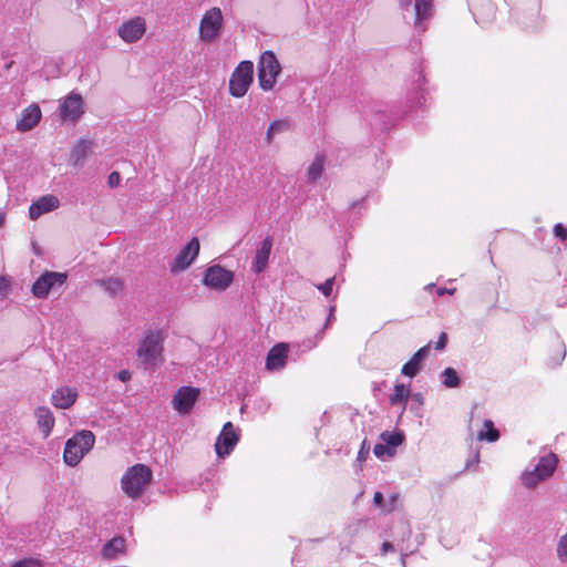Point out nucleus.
Wrapping results in <instances>:
<instances>
[{"label":"nucleus","mask_w":567,"mask_h":567,"mask_svg":"<svg viewBox=\"0 0 567 567\" xmlns=\"http://www.w3.org/2000/svg\"><path fill=\"white\" fill-rule=\"evenodd\" d=\"M42 117L41 110L38 104H31L22 111L21 118L17 122L19 132H28L38 125Z\"/></svg>","instance_id":"a211bd4d"},{"label":"nucleus","mask_w":567,"mask_h":567,"mask_svg":"<svg viewBox=\"0 0 567 567\" xmlns=\"http://www.w3.org/2000/svg\"><path fill=\"white\" fill-rule=\"evenodd\" d=\"M121 183V175L120 173L117 172H112L110 175H109V178H107V184L111 188H114L116 186H118Z\"/></svg>","instance_id":"ea45409f"},{"label":"nucleus","mask_w":567,"mask_h":567,"mask_svg":"<svg viewBox=\"0 0 567 567\" xmlns=\"http://www.w3.org/2000/svg\"><path fill=\"white\" fill-rule=\"evenodd\" d=\"M76 398H78V392L75 389H72L69 386H62V388L56 389L52 393L51 401L55 408L66 410L74 404Z\"/></svg>","instance_id":"6ab92c4d"},{"label":"nucleus","mask_w":567,"mask_h":567,"mask_svg":"<svg viewBox=\"0 0 567 567\" xmlns=\"http://www.w3.org/2000/svg\"><path fill=\"white\" fill-rule=\"evenodd\" d=\"M271 248H272V241L269 237H266L261 241L260 247L256 251L255 260L252 264V270L256 274H260L266 269V267L268 265V259H269V256L271 252Z\"/></svg>","instance_id":"412c9836"},{"label":"nucleus","mask_w":567,"mask_h":567,"mask_svg":"<svg viewBox=\"0 0 567 567\" xmlns=\"http://www.w3.org/2000/svg\"><path fill=\"white\" fill-rule=\"evenodd\" d=\"M557 456L547 453L538 457L533 467H527L520 475V482L526 488H534L540 482L548 480L557 467Z\"/></svg>","instance_id":"7ed1b4c3"},{"label":"nucleus","mask_w":567,"mask_h":567,"mask_svg":"<svg viewBox=\"0 0 567 567\" xmlns=\"http://www.w3.org/2000/svg\"><path fill=\"white\" fill-rule=\"evenodd\" d=\"M334 280V277L328 278L323 284L317 285L318 290L321 291L323 296L330 297Z\"/></svg>","instance_id":"e433bc0d"},{"label":"nucleus","mask_w":567,"mask_h":567,"mask_svg":"<svg viewBox=\"0 0 567 567\" xmlns=\"http://www.w3.org/2000/svg\"><path fill=\"white\" fill-rule=\"evenodd\" d=\"M565 354H566V351H565L564 347L561 346L560 349H559V358H560V360H563L565 358Z\"/></svg>","instance_id":"8fccbe9b"},{"label":"nucleus","mask_w":567,"mask_h":567,"mask_svg":"<svg viewBox=\"0 0 567 567\" xmlns=\"http://www.w3.org/2000/svg\"><path fill=\"white\" fill-rule=\"evenodd\" d=\"M4 221H6V214L0 210V227L3 226Z\"/></svg>","instance_id":"09e8293b"},{"label":"nucleus","mask_w":567,"mask_h":567,"mask_svg":"<svg viewBox=\"0 0 567 567\" xmlns=\"http://www.w3.org/2000/svg\"><path fill=\"white\" fill-rule=\"evenodd\" d=\"M99 285L110 295L116 296L123 290V281L116 277H109L99 280Z\"/></svg>","instance_id":"a878e982"},{"label":"nucleus","mask_w":567,"mask_h":567,"mask_svg":"<svg viewBox=\"0 0 567 567\" xmlns=\"http://www.w3.org/2000/svg\"><path fill=\"white\" fill-rule=\"evenodd\" d=\"M8 290L7 281L3 277H0V296H6Z\"/></svg>","instance_id":"c03bdc74"},{"label":"nucleus","mask_w":567,"mask_h":567,"mask_svg":"<svg viewBox=\"0 0 567 567\" xmlns=\"http://www.w3.org/2000/svg\"><path fill=\"white\" fill-rule=\"evenodd\" d=\"M447 343V334L445 332H441L439 336V340L435 343L436 350H443Z\"/></svg>","instance_id":"a19ab883"},{"label":"nucleus","mask_w":567,"mask_h":567,"mask_svg":"<svg viewBox=\"0 0 567 567\" xmlns=\"http://www.w3.org/2000/svg\"><path fill=\"white\" fill-rule=\"evenodd\" d=\"M434 287H435L434 284H429V285L425 286V290L431 291V290H433Z\"/></svg>","instance_id":"3c124183"},{"label":"nucleus","mask_w":567,"mask_h":567,"mask_svg":"<svg viewBox=\"0 0 567 567\" xmlns=\"http://www.w3.org/2000/svg\"><path fill=\"white\" fill-rule=\"evenodd\" d=\"M442 383L450 389L457 388L461 384L458 373L453 368H446L441 373Z\"/></svg>","instance_id":"cd10ccee"},{"label":"nucleus","mask_w":567,"mask_h":567,"mask_svg":"<svg viewBox=\"0 0 567 567\" xmlns=\"http://www.w3.org/2000/svg\"><path fill=\"white\" fill-rule=\"evenodd\" d=\"M554 234L560 240L567 239V228L563 224H556L554 227Z\"/></svg>","instance_id":"58836bf2"},{"label":"nucleus","mask_w":567,"mask_h":567,"mask_svg":"<svg viewBox=\"0 0 567 567\" xmlns=\"http://www.w3.org/2000/svg\"><path fill=\"white\" fill-rule=\"evenodd\" d=\"M199 390L193 386L179 388L173 396V408L182 415L188 414L198 400Z\"/></svg>","instance_id":"9b49d317"},{"label":"nucleus","mask_w":567,"mask_h":567,"mask_svg":"<svg viewBox=\"0 0 567 567\" xmlns=\"http://www.w3.org/2000/svg\"><path fill=\"white\" fill-rule=\"evenodd\" d=\"M118 379L123 382L127 381L131 379V374L127 370H123L118 373Z\"/></svg>","instance_id":"de8ad7c7"},{"label":"nucleus","mask_w":567,"mask_h":567,"mask_svg":"<svg viewBox=\"0 0 567 567\" xmlns=\"http://www.w3.org/2000/svg\"><path fill=\"white\" fill-rule=\"evenodd\" d=\"M233 280V272L219 265L210 266L204 276V285L215 290L227 289Z\"/></svg>","instance_id":"9d476101"},{"label":"nucleus","mask_w":567,"mask_h":567,"mask_svg":"<svg viewBox=\"0 0 567 567\" xmlns=\"http://www.w3.org/2000/svg\"><path fill=\"white\" fill-rule=\"evenodd\" d=\"M455 288H452V289H447V288H437L436 289V293L437 296H443L445 293H449V295H453L455 292Z\"/></svg>","instance_id":"49530a36"},{"label":"nucleus","mask_w":567,"mask_h":567,"mask_svg":"<svg viewBox=\"0 0 567 567\" xmlns=\"http://www.w3.org/2000/svg\"><path fill=\"white\" fill-rule=\"evenodd\" d=\"M381 440L385 443L392 451L395 450L399 445H401L404 441V434L402 432H389L385 431L381 434Z\"/></svg>","instance_id":"bb28decb"},{"label":"nucleus","mask_w":567,"mask_h":567,"mask_svg":"<svg viewBox=\"0 0 567 567\" xmlns=\"http://www.w3.org/2000/svg\"><path fill=\"white\" fill-rule=\"evenodd\" d=\"M400 8L403 11H409L412 6V0H399Z\"/></svg>","instance_id":"a18cd8bd"},{"label":"nucleus","mask_w":567,"mask_h":567,"mask_svg":"<svg viewBox=\"0 0 567 567\" xmlns=\"http://www.w3.org/2000/svg\"><path fill=\"white\" fill-rule=\"evenodd\" d=\"M334 310H336V306L334 305H331L329 307V316L326 320V323H324V328H329L330 324L332 323V321L334 320Z\"/></svg>","instance_id":"79ce46f5"},{"label":"nucleus","mask_w":567,"mask_h":567,"mask_svg":"<svg viewBox=\"0 0 567 567\" xmlns=\"http://www.w3.org/2000/svg\"><path fill=\"white\" fill-rule=\"evenodd\" d=\"M146 31V22L142 17L124 21L117 29L118 37L126 43L138 41Z\"/></svg>","instance_id":"ddd939ff"},{"label":"nucleus","mask_w":567,"mask_h":567,"mask_svg":"<svg viewBox=\"0 0 567 567\" xmlns=\"http://www.w3.org/2000/svg\"><path fill=\"white\" fill-rule=\"evenodd\" d=\"M424 398L421 393H412L410 398V411L417 417L423 416Z\"/></svg>","instance_id":"c756f323"},{"label":"nucleus","mask_w":567,"mask_h":567,"mask_svg":"<svg viewBox=\"0 0 567 567\" xmlns=\"http://www.w3.org/2000/svg\"><path fill=\"white\" fill-rule=\"evenodd\" d=\"M153 477L152 470L144 464L130 467L121 480L123 492L131 498H138L148 486Z\"/></svg>","instance_id":"f03ea898"},{"label":"nucleus","mask_w":567,"mask_h":567,"mask_svg":"<svg viewBox=\"0 0 567 567\" xmlns=\"http://www.w3.org/2000/svg\"><path fill=\"white\" fill-rule=\"evenodd\" d=\"M556 551L558 559L563 563H567V533L559 538Z\"/></svg>","instance_id":"72a5a7b5"},{"label":"nucleus","mask_w":567,"mask_h":567,"mask_svg":"<svg viewBox=\"0 0 567 567\" xmlns=\"http://www.w3.org/2000/svg\"><path fill=\"white\" fill-rule=\"evenodd\" d=\"M12 567H41V563L37 559H23L16 563Z\"/></svg>","instance_id":"4c0bfd02"},{"label":"nucleus","mask_w":567,"mask_h":567,"mask_svg":"<svg viewBox=\"0 0 567 567\" xmlns=\"http://www.w3.org/2000/svg\"><path fill=\"white\" fill-rule=\"evenodd\" d=\"M281 72V65L272 51L261 53L258 61V82L264 91L274 89L277 76Z\"/></svg>","instance_id":"39448f33"},{"label":"nucleus","mask_w":567,"mask_h":567,"mask_svg":"<svg viewBox=\"0 0 567 567\" xmlns=\"http://www.w3.org/2000/svg\"><path fill=\"white\" fill-rule=\"evenodd\" d=\"M499 437V432L494 427V423L491 420H485L483 423V430L477 434L480 441L496 442Z\"/></svg>","instance_id":"393cba45"},{"label":"nucleus","mask_w":567,"mask_h":567,"mask_svg":"<svg viewBox=\"0 0 567 567\" xmlns=\"http://www.w3.org/2000/svg\"><path fill=\"white\" fill-rule=\"evenodd\" d=\"M95 443V436L91 431H81L65 443L63 458L69 466H76Z\"/></svg>","instance_id":"20e7f679"},{"label":"nucleus","mask_w":567,"mask_h":567,"mask_svg":"<svg viewBox=\"0 0 567 567\" xmlns=\"http://www.w3.org/2000/svg\"><path fill=\"white\" fill-rule=\"evenodd\" d=\"M287 125L288 124L285 121H274L272 123H270V125H269V127L267 130V134H266L267 142L271 143L275 134L286 130Z\"/></svg>","instance_id":"2f4dec72"},{"label":"nucleus","mask_w":567,"mask_h":567,"mask_svg":"<svg viewBox=\"0 0 567 567\" xmlns=\"http://www.w3.org/2000/svg\"><path fill=\"white\" fill-rule=\"evenodd\" d=\"M35 415L40 430L42 431L44 437H48L54 426V417L52 412L45 406H40L37 409Z\"/></svg>","instance_id":"4be33fe9"},{"label":"nucleus","mask_w":567,"mask_h":567,"mask_svg":"<svg viewBox=\"0 0 567 567\" xmlns=\"http://www.w3.org/2000/svg\"><path fill=\"white\" fill-rule=\"evenodd\" d=\"M384 115H377L374 118L369 120V124L374 130L384 131L389 124L384 121Z\"/></svg>","instance_id":"c9c22d12"},{"label":"nucleus","mask_w":567,"mask_h":567,"mask_svg":"<svg viewBox=\"0 0 567 567\" xmlns=\"http://www.w3.org/2000/svg\"><path fill=\"white\" fill-rule=\"evenodd\" d=\"M87 150V143L82 141L73 148L71 157L74 159L75 163H78L86 156Z\"/></svg>","instance_id":"f704fd0d"},{"label":"nucleus","mask_w":567,"mask_h":567,"mask_svg":"<svg viewBox=\"0 0 567 567\" xmlns=\"http://www.w3.org/2000/svg\"><path fill=\"white\" fill-rule=\"evenodd\" d=\"M165 333L161 329L145 332L137 348V357L142 363L154 367L163 360Z\"/></svg>","instance_id":"f257e3e1"},{"label":"nucleus","mask_w":567,"mask_h":567,"mask_svg":"<svg viewBox=\"0 0 567 567\" xmlns=\"http://www.w3.org/2000/svg\"><path fill=\"white\" fill-rule=\"evenodd\" d=\"M66 278V274L47 271L33 284L32 293L37 298H47L49 292L56 287H61L65 282Z\"/></svg>","instance_id":"6e6552de"},{"label":"nucleus","mask_w":567,"mask_h":567,"mask_svg":"<svg viewBox=\"0 0 567 567\" xmlns=\"http://www.w3.org/2000/svg\"><path fill=\"white\" fill-rule=\"evenodd\" d=\"M405 557H406V555H402V557H401L402 567H405Z\"/></svg>","instance_id":"603ef678"},{"label":"nucleus","mask_w":567,"mask_h":567,"mask_svg":"<svg viewBox=\"0 0 567 567\" xmlns=\"http://www.w3.org/2000/svg\"><path fill=\"white\" fill-rule=\"evenodd\" d=\"M433 2L432 0H415L414 11L415 21L414 25L420 31H425V22L432 17Z\"/></svg>","instance_id":"aec40b11"},{"label":"nucleus","mask_w":567,"mask_h":567,"mask_svg":"<svg viewBox=\"0 0 567 567\" xmlns=\"http://www.w3.org/2000/svg\"><path fill=\"white\" fill-rule=\"evenodd\" d=\"M412 393L410 391V386L405 384H395L393 393L389 396V402L391 405H399L402 404L403 406L406 405L408 401L410 400Z\"/></svg>","instance_id":"5701e85b"},{"label":"nucleus","mask_w":567,"mask_h":567,"mask_svg":"<svg viewBox=\"0 0 567 567\" xmlns=\"http://www.w3.org/2000/svg\"><path fill=\"white\" fill-rule=\"evenodd\" d=\"M199 248V240L196 237L192 238L171 262L169 270L173 274L186 270L198 256Z\"/></svg>","instance_id":"1a4fd4ad"},{"label":"nucleus","mask_w":567,"mask_h":567,"mask_svg":"<svg viewBox=\"0 0 567 567\" xmlns=\"http://www.w3.org/2000/svg\"><path fill=\"white\" fill-rule=\"evenodd\" d=\"M124 547L125 539L123 537H114L104 545L102 554L105 558H113L117 554L122 553Z\"/></svg>","instance_id":"b1692460"},{"label":"nucleus","mask_w":567,"mask_h":567,"mask_svg":"<svg viewBox=\"0 0 567 567\" xmlns=\"http://www.w3.org/2000/svg\"><path fill=\"white\" fill-rule=\"evenodd\" d=\"M60 206V200L54 195H44L33 202L29 208V218L37 220L40 216L53 212Z\"/></svg>","instance_id":"2eb2a0df"},{"label":"nucleus","mask_w":567,"mask_h":567,"mask_svg":"<svg viewBox=\"0 0 567 567\" xmlns=\"http://www.w3.org/2000/svg\"><path fill=\"white\" fill-rule=\"evenodd\" d=\"M224 18L221 10L217 7L207 10L199 23V38L204 42L215 41L221 33Z\"/></svg>","instance_id":"423d86ee"},{"label":"nucleus","mask_w":567,"mask_h":567,"mask_svg":"<svg viewBox=\"0 0 567 567\" xmlns=\"http://www.w3.org/2000/svg\"><path fill=\"white\" fill-rule=\"evenodd\" d=\"M254 64L243 61L233 72L229 80V92L235 97L244 96L252 82Z\"/></svg>","instance_id":"0eeeda50"},{"label":"nucleus","mask_w":567,"mask_h":567,"mask_svg":"<svg viewBox=\"0 0 567 567\" xmlns=\"http://www.w3.org/2000/svg\"><path fill=\"white\" fill-rule=\"evenodd\" d=\"M431 343L420 348L412 358L403 364L401 373L409 378H414L421 370L424 360L429 357Z\"/></svg>","instance_id":"f3484780"},{"label":"nucleus","mask_w":567,"mask_h":567,"mask_svg":"<svg viewBox=\"0 0 567 567\" xmlns=\"http://www.w3.org/2000/svg\"><path fill=\"white\" fill-rule=\"evenodd\" d=\"M60 117L63 122H76L83 113V100L80 94L71 93L59 106Z\"/></svg>","instance_id":"4468645a"},{"label":"nucleus","mask_w":567,"mask_h":567,"mask_svg":"<svg viewBox=\"0 0 567 567\" xmlns=\"http://www.w3.org/2000/svg\"><path fill=\"white\" fill-rule=\"evenodd\" d=\"M239 441V436L231 422L224 424V427L215 443V451L218 457H226L231 453Z\"/></svg>","instance_id":"f8f14e48"},{"label":"nucleus","mask_w":567,"mask_h":567,"mask_svg":"<svg viewBox=\"0 0 567 567\" xmlns=\"http://www.w3.org/2000/svg\"><path fill=\"white\" fill-rule=\"evenodd\" d=\"M396 495H392L388 504L384 503V497L381 492H375L373 496V504L386 512H392L395 508Z\"/></svg>","instance_id":"7c9ffc66"},{"label":"nucleus","mask_w":567,"mask_h":567,"mask_svg":"<svg viewBox=\"0 0 567 567\" xmlns=\"http://www.w3.org/2000/svg\"><path fill=\"white\" fill-rule=\"evenodd\" d=\"M318 336H319L320 339H322L323 338V331H321Z\"/></svg>","instance_id":"864d4df0"},{"label":"nucleus","mask_w":567,"mask_h":567,"mask_svg":"<svg viewBox=\"0 0 567 567\" xmlns=\"http://www.w3.org/2000/svg\"><path fill=\"white\" fill-rule=\"evenodd\" d=\"M373 453L379 458L392 457L395 451H392L385 443H378L373 447Z\"/></svg>","instance_id":"473e14b6"},{"label":"nucleus","mask_w":567,"mask_h":567,"mask_svg":"<svg viewBox=\"0 0 567 567\" xmlns=\"http://www.w3.org/2000/svg\"><path fill=\"white\" fill-rule=\"evenodd\" d=\"M393 550H394V546H393V544H392V543H390V542H384V543L382 544L381 551H382V554H383V555H384V554H386V553H389V551H393Z\"/></svg>","instance_id":"37998d69"},{"label":"nucleus","mask_w":567,"mask_h":567,"mask_svg":"<svg viewBox=\"0 0 567 567\" xmlns=\"http://www.w3.org/2000/svg\"><path fill=\"white\" fill-rule=\"evenodd\" d=\"M288 357V347L285 343L274 346L266 359V369L269 371H279L285 368Z\"/></svg>","instance_id":"dca6fc26"},{"label":"nucleus","mask_w":567,"mask_h":567,"mask_svg":"<svg viewBox=\"0 0 567 567\" xmlns=\"http://www.w3.org/2000/svg\"><path fill=\"white\" fill-rule=\"evenodd\" d=\"M323 163L324 158L322 155H317L315 157L313 162L310 164L307 172L309 181L315 182L322 175Z\"/></svg>","instance_id":"c85d7f7f"}]
</instances>
